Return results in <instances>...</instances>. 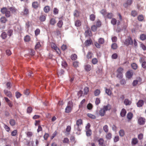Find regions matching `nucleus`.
I'll return each instance as SVG.
<instances>
[{"mask_svg": "<svg viewBox=\"0 0 146 146\" xmlns=\"http://www.w3.org/2000/svg\"><path fill=\"white\" fill-rule=\"evenodd\" d=\"M133 42L131 38L129 37L125 39L124 42V44L126 45H132L133 44Z\"/></svg>", "mask_w": 146, "mask_h": 146, "instance_id": "1", "label": "nucleus"}, {"mask_svg": "<svg viewBox=\"0 0 146 146\" xmlns=\"http://www.w3.org/2000/svg\"><path fill=\"white\" fill-rule=\"evenodd\" d=\"M145 122V119L143 117L139 118L138 120L139 123L141 125H143Z\"/></svg>", "mask_w": 146, "mask_h": 146, "instance_id": "2", "label": "nucleus"}, {"mask_svg": "<svg viewBox=\"0 0 146 146\" xmlns=\"http://www.w3.org/2000/svg\"><path fill=\"white\" fill-rule=\"evenodd\" d=\"M3 92L5 94L9 97L10 98L12 97V94L10 91H8L7 90H4Z\"/></svg>", "mask_w": 146, "mask_h": 146, "instance_id": "3", "label": "nucleus"}, {"mask_svg": "<svg viewBox=\"0 0 146 146\" xmlns=\"http://www.w3.org/2000/svg\"><path fill=\"white\" fill-rule=\"evenodd\" d=\"M51 46L52 48L54 49L58 54L59 53V52L58 51V50L59 51V49L57 47L56 45L52 43L51 44Z\"/></svg>", "mask_w": 146, "mask_h": 146, "instance_id": "4", "label": "nucleus"}, {"mask_svg": "<svg viewBox=\"0 0 146 146\" xmlns=\"http://www.w3.org/2000/svg\"><path fill=\"white\" fill-rule=\"evenodd\" d=\"M105 111L110 110L111 109V106L109 104L106 106H104L103 108Z\"/></svg>", "mask_w": 146, "mask_h": 146, "instance_id": "5", "label": "nucleus"}, {"mask_svg": "<svg viewBox=\"0 0 146 146\" xmlns=\"http://www.w3.org/2000/svg\"><path fill=\"white\" fill-rule=\"evenodd\" d=\"M132 2V0H127L126 3L123 4V6L125 7L126 8L128 5H130Z\"/></svg>", "mask_w": 146, "mask_h": 146, "instance_id": "6", "label": "nucleus"}, {"mask_svg": "<svg viewBox=\"0 0 146 146\" xmlns=\"http://www.w3.org/2000/svg\"><path fill=\"white\" fill-rule=\"evenodd\" d=\"M90 128H86V135L87 136H90L92 134V131Z\"/></svg>", "mask_w": 146, "mask_h": 146, "instance_id": "7", "label": "nucleus"}, {"mask_svg": "<svg viewBox=\"0 0 146 146\" xmlns=\"http://www.w3.org/2000/svg\"><path fill=\"white\" fill-rule=\"evenodd\" d=\"M143 104V100H139L138 102L137 103V105L138 107H141Z\"/></svg>", "mask_w": 146, "mask_h": 146, "instance_id": "8", "label": "nucleus"}, {"mask_svg": "<svg viewBox=\"0 0 146 146\" xmlns=\"http://www.w3.org/2000/svg\"><path fill=\"white\" fill-rule=\"evenodd\" d=\"M98 142L99 144L101 146H105V145L104 144V140L103 139H100L99 140Z\"/></svg>", "mask_w": 146, "mask_h": 146, "instance_id": "9", "label": "nucleus"}, {"mask_svg": "<svg viewBox=\"0 0 146 146\" xmlns=\"http://www.w3.org/2000/svg\"><path fill=\"white\" fill-rule=\"evenodd\" d=\"M44 12L46 13L48 12L50 10V7L49 6H46L44 9Z\"/></svg>", "mask_w": 146, "mask_h": 146, "instance_id": "10", "label": "nucleus"}, {"mask_svg": "<svg viewBox=\"0 0 146 146\" xmlns=\"http://www.w3.org/2000/svg\"><path fill=\"white\" fill-rule=\"evenodd\" d=\"M0 20L1 22L2 23H5L7 21V19L5 17H2Z\"/></svg>", "mask_w": 146, "mask_h": 146, "instance_id": "11", "label": "nucleus"}, {"mask_svg": "<svg viewBox=\"0 0 146 146\" xmlns=\"http://www.w3.org/2000/svg\"><path fill=\"white\" fill-rule=\"evenodd\" d=\"M126 111L124 109H123L120 113V115L122 117H124L125 115V114L126 113Z\"/></svg>", "mask_w": 146, "mask_h": 146, "instance_id": "12", "label": "nucleus"}, {"mask_svg": "<svg viewBox=\"0 0 146 146\" xmlns=\"http://www.w3.org/2000/svg\"><path fill=\"white\" fill-rule=\"evenodd\" d=\"M124 104L126 105H129L131 104V102L130 101H129L128 99H125L124 100Z\"/></svg>", "mask_w": 146, "mask_h": 146, "instance_id": "13", "label": "nucleus"}, {"mask_svg": "<svg viewBox=\"0 0 146 146\" xmlns=\"http://www.w3.org/2000/svg\"><path fill=\"white\" fill-rule=\"evenodd\" d=\"M38 6V4L37 2L35 1L33 3H32V6L35 9H36Z\"/></svg>", "mask_w": 146, "mask_h": 146, "instance_id": "14", "label": "nucleus"}, {"mask_svg": "<svg viewBox=\"0 0 146 146\" xmlns=\"http://www.w3.org/2000/svg\"><path fill=\"white\" fill-rule=\"evenodd\" d=\"M92 41L91 40H87L85 42V45L86 46H88L91 44Z\"/></svg>", "mask_w": 146, "mask_h": 146, "instance_id": "15", "label": "nucleus"}, {"mask_svg": "<svg viewBox=\"0 0 146 146\" xmlns=\"http://www.w3.org/2000/svg\"><path fill=\"white\" fill-rule=\"evenodd\" d=\"M105 111L102 108L101 109L100 111L99 114L101 116H102L104 115Z\"/></svg>", "mask_w": 146, "mask_h": 146, "instance_id": "16", "label": "nucleus"}, {"mask_svg": "<svg viewBox=\"0 0 146 146\" xmlns=\"http://www.w3.org/2000/svg\"><path fill=\"white\" fill-rule=\"evenodd\" d=\"M85 69L87 71H90L91 69V66L89 65H87L85 66Z\"/></svg>", "mask_w": 146, "mask_h": 146, "instance_id": "17", "label": "nucleus"}, {"mask_svg": "<svg viewBox=\"0 0 146 146\" xmlns=\"http://www.w3.org/2000/svg\"><path fill=\"white\" fill-rule=\"evenodd\" d=\"M71 107H68L67 106L65 109V112L66 113H69L70 112L71 110Z\"/></svg>", "mask_w": 146, "mask_h": 146, "instance_id": "18", "label": "nucleus"}, {"mask_svg": "<svg viewBox=\"0 0 146 146\" xmlns=\"http://www.w3.org/2000/svg\"><path fill=\"white\" fill-rule=\"evenodd\" d=\"M123 68L119 67L117 70V73H122L123 72Z\"/></svg>", "mask_w": 146, "mask_h": 146, "instance_id": "19", "label": "nucleus"}, {"mask_svg": "<svg viewBox=\"0 0 146 146\" xmlns=\"http://www.w3.org/2000/svg\"><path fill=\"white\" fill-rule=\"evenodd\" d=\"M7 9L5 7H3L1 9V12L3 14H5Z\"/></svg>", "mask_w": 146, "mask_h": 146, "instance_id": "20", "label": "nucleus"}, {"mask_svg": "<svg viewBox=\"0 0 146 146\" xmlns=\"http://www.w3.org/2000/svg\"><path fill=\"white\" fill-rule=\"evenodd\" d=\"M75 25L77 27H79L81 25V23L79 20H77L75 22Z\"/></svg>", "mask_w": 146, "mask_h": 146, "instance_id": "21", "label": "nucleus"}, {"mask_svg": "<svg viewBox=\"0 0 146 146\" xmlns=\"http://www.w3.org/2000/svg\"><path fill=\"white\" fill-rule=\"evenodd\" d=\"M106 92L108 95L110 96L111 95V92L110 89H106Z\"/></svg>", "mask_w": 146, "mask_h": 146, "instance_id": "22", "label": "nucleus"}, {"mask_svg": "<svg viewBox=\"0 0 146 146\" xmlns=\"http://www.w3.org/2000/svg\"><path fill=\"white\" fill-rule=\"evenodd\" d=\"M56 23L55 20L53 18L51 19L50 21V23L52 25H54Z\"/></svg>", "mask_w": 146, "mask_h": 146, "instance_id": "23", "label": "nucleus"}, {"mask_svg": "<svg viewBox=\"0 0 146 146\" xmlns=\"http://www.w3.org/2000/svg\"><path fill=\"white\" fill-rule=\"evenodd\" d=\"M132 113L131 112H129L127 114V117L129 119H130L132 118Z\"/></svg>", "mask_w": 146, "mask_h": 146, "instance_id": "24", "label": "nucleus"}, {"mask_svg": "<svg viewBox=\"0 0 146 146\" xmlns=\"http://www.w3.org/2000/svg\"><path fill=\"white\" fill-rule=\"evenodd\" d=\"M117 77L119 79H121L123 77V74L122 73H117Z\"/></svg>", "mask_w": 146, "mask_h": 146, "instance_id": "25", "label": "nucleus"}, {"mask_svg": "<svg viewBox=\"0 0 146 146\" xmlns=\"http://www.w3.org/2000/svg\"><path fill=\"white\" fill-rule=\"evenodd\" d=\"M7 35L6 33H3L1 35V36L3 39H5L7 37Z\"/></svg>", "mask_w": 146, "mask_h": 146, "instance_id": "26", "label": "nucleus"}, {"mask_svg": "<svg viewBox=\"0 0 146 146\" xmlns=\"http://www.w3.org/2000/svg\"><path fill=\"white\" fill-rule=\"evenodd\" d=\"M62 24L63 22L62 20L59 21L57 23L58 26L59 28H61L62 27Z\"/></svg>", "mask_w": 146, "mask_h": 146, "instance_id": "27", "label": "nucleus"}, {"mask_svg": "<svg viewBox=\"0 0 146 146\" xmlns=\"http://www.w3.org/2000/svg\"><path fill=\"white\" fill-rule=\"evenodd\" d=\"M84 94H86L89 91V88H88L86 87L84 88Z\"/></svg>", "mask_w": 146, "mask_h": 146, "instance_id": "28", "label": "nucleus"}, {"mask_svg": "<svg viewBox=\"0 0 146 146\" xmlns=\"http://www.w3.org/2000/svg\"><path fill=\"white\" fill-rule=\"evenodd\" d=\"M77 58V56L75 54L72 55L71 56V58L72 60H75Z\"/></svg>", "mask_w": 146, "mask_h": 146, "instance_id": "29", "label": "nucleus"}, {"mask_svg": "<svg viewBox=\"0 0 146 146\" xmlns=\"http://www.w3.org/2000/svg\"><path fill=\"white\" fill-rule=\"evenodd\" d=\"M100 93V91L99 90L97 89L94 92V95L96 96H98Z\"/></svg>", "mask_w": 146, "mask_h": 146, "instance_id": "30", "label": "nucleus"}, {"mask_svg": "<svg viewBox=\"0 0 146 146\" xmlns=\"http://www.w3.org/2000/svg\"><path fill=\"white\" fill-rule=\"evenodd\" d=\"M131 66L132 68L134 70H136L137 67V65L135 63H133L132 64H131Z\"/></svg>", "mask_w": 146, "mask_h": 146, "instance_id": "31", "label": "nucleus"}, {"mask_svg": "<svg viewBox=\"0 0 146 146\" xmlns=\"http://www.w3.org/2000/svg\"><path fill=\"white\" fill-rule=\"evenodd\" d=\"M5 15L6 17H10L11 16V13L10 11L7 10L5 13Z\"/></svg>", "mask_w": 146, "mask_h": 146, "instance_id": "32", "label": "nucleus"}, {"mask_svg": "<svg viewBox=\"0 0 146 146\" xmlns=\"http://www.w3.org/2000/svg\"><path fill=\"white\" fill-rule=\"evenodd\" d=\"M112 135L110 133H108L106 135V137L108 139H110L111 138Z\"/></svg>", "mask_w": 146, "mask_h": 146, "instance_id": "33", "label": "nucleus"}, {"mask_svg": "<svg viewBox=\"0 0 146 146\" xmlns=\"http://www.w3.org/2000/svg\"><path fill=\"white\" fill-rule=\"evenodd\" d=\"M40 19L41 21H44L45 20L46 17L44 15H42L40 17Z\"/></svg>", "mask_w": 146, "mask_h": 146, "instance_id": "34", "label": "nucleus"}, {"mask_svg": "<svg viewBox=\"0 0 146 146\" xmlns=\"http://www.w3.org/2000/svg\"><path fill=\"white\" fill-rule=\"evenodd\" d=\"M74 16L76 17H78L79 15V12L77 10H75L74 13Z\"/></svg>", "mask_w": 146, "mask_h": 146, "instance_id": "35", "label": "nucleus"}, {"mask_svg": "<svg viewBox=\"0 0 146 146\" xmlns=\"http://www.w3.org/2000/svg\"><path fill=\"white\" fill-rule=\"evenodd\" d=\"M138 142L137 139L136 138H134L133 139L132 141V143L134 145L137 144Z\"/></svg>", "mask_w": 146, "mask_h": 146, "instance_id": "36", "label": "nucleus"}, {"mask_svg": "<svg viewBox=\"0 0 146 146\" xmlns=\"http://www.w3.org/2000/svg\"><path fill=\"white\" fill-rule=\"evenodd\" d=\"M15 95L16 98H18L21 96V94L19 92H17L15 93Z\"/></svg>", "mask_w": 146, "mask_h": 146, "instance_id": "37", "label": "nucleus"}, {"mask_svg": "<svg viewBox=\"0 0 146 146\" xmlns=\"http://www.w3.org/2000/svg\"><path fill=\"white\" fill-rule=\"evenodd\" d=\"M111 47L113 49H116L117 47V44L115 43H114L112 44L111 46Z\"/></svg>", "mask_w": 146, "mask_h": 146, "instance_id": "38", "label": "nucleus"}, {"mask_svg": "<svg viewBox=\"0 0 146 146\" xmlns=\"http://www.w3.org/2000/svg\"><path fill=\"white\" fill-rule=\"evenodd\" d=\"M30 40V36H29L27 35L24 38V40L25 42H28Z\"/></svg>", "mask_w": 146, "mask_h": 146, "instance_id": "39", "label": "nucleus"}, {"mask_svg": "<svg viewBox=\"0 0 146 146\" xmlns=\"http://www.w3.org/2000/svg\"><path fill=\"white\" fill-rule=\"evenodd\" d=\"M95 16L93 14H92L90 16V19L92 21H94L95 20Z\"/></svg>", "mask_w": 146, "mask_h": 146, "instance_id": "40", "label": "nucleus"}, {"mask_svg": "<svg viewBox=\"0 0 146 146\" xmlns=\"http://www.w3.org/2000/svg\"><path fill=\"white\" fill-rule=\"evenodd\" d=\"M26 133L27 134V136L28 137H31L33 135V133L29 131L26 132Z\"/></svg>", "mask_w": 146, "mask_h": 146, "instance_id": "41", "label": "nucleus"}, {"mask_svg": "<svg viewBox=\"0 0 146 146\" xmlns=\"http://www.w3.org/2000/svg\"><path fill=\"white\" fill-rule=\"evenodd\" d=\"M87 115L88 117L93 119H95L96 118V117L94 115L88 113Z\"/></svg>", "mask_w": 146, "mask_h": 146, "instance_id": "42", "label": "nucleus"}, {"mask_svg": "<svg viewBox=\"0 0 146 146\" xmlns=\"http://www.w3.org/2000/svg\"><path fill=\"white\" fill-rule=\"evenodd\" d=\"M143 19V17L142 15H139L138 17V19L140 21H141Z\"/></svg>", "mask_w": 146, "mask_h": 146, "instance_id": "43", "label": "nucleus"}, {"mask_svg": "<svg viewBox=\"0 0 146 146\" xmlns=\"http://www.w3.org/2000/svg\"><path fill=\"white\" fill-rule=\"evenodd\" d=\"M140 38L142 40H144L146 39V36L144 34L141 35L140 36Z\"/></svg>", "mask_w": 146, "mask_h": 146, "instance_id": "44", "label": "nucleus"}, {"mask_svg": "<svg viewBox=\"0 0 146 146\" xmlns=\"http://www.w3.org/2000/svg\"><path fill=\"white\" fill-rule=\"evenodd\" d=\"M9 9L12 13L15 12V9L14 7H11L9 8Z\"/></svg>", "mask_w": 146, "mask_h": 146, "instance_id": "45", "label": "nucleus"}, {"mask_svg": "<svg viewBox=\"0 0 146 146\" xmlns=\"http://www.w3.org/2000/svg\"><path fill=\"white\" fill-rule=\"evenodd\" d=\"M40 122L39 121H36V123H35V125L36 127L37 126H38V128H42L40 126V125H39V123Z\"/></svg>", "mask_w": 146, "mask_h": 146, "instance_id": "46", "label": "nucleus"}, {"mask_svg": "<svg viewBox=\"0 0 146 146\" xmlns=\"http://www.w3.org/2000/svg\"><path fill=\"white\" fill-rule=\"evenodd\" d=\"M97 27L95 25H93L91 27L92 30L93 31H95L97 29Z\"/></svg>", "mask_w": 146, "mask_h": 146, "instance_id": "47", "label": "nucleus"}, {"mask_svg": "<svg viewBox=\"0 0 146 146\" xmlns=\"http://www.w3.org/2000/svg\"><path fill=\"white\" fill-rule=\"evenodd\" d=\"M82 123V121L81 119H79L78 120L76 121V124L78 126H79V125H81Z\"/></svg>", "mask_w": 146, "mask_h": 146, "instance_id": "48", "label": "nucleus"}, {"mask_svg": "<svg viewBox=\"0 0 146 146\" xmlns=\"http://www.w3.org/2000/svg\"><path fill=\"white\" fill-rule=\"evenodd\" d=\"M117 21L115 19H112L111 22L113 25H115L116 24Z\"/></svg>", "mask_w": 146, "mask_h": 146, "instance_id": "49", "label": "nucleus"}, {"mask_svg": "<svg viewBox=\"0 0 146 146\" xmlns=\"http://www.w3.org/2000/svg\"><path fill=\"white\" fill-rule=\"evenodd\" d=\"M13 32V31L12 30H9L7 32L8 35L9 36H10L12 35Z\"/></svg>", "mask_w": 146, "mask_h": 146, "instance_id": "50", "label": "nucleus"}, {"mask_svg": "<svg viewBox=\"0 0 146 146\" xmlns=\"http://www.w3.org/2000/svg\"><path fill=\"white\" fill-rule=\"evenodd\" d=\"M32 110V108L30 107L28 108L27 109V112L28 113H30Z\"/></svg>", "mask_w": 146, "mask_h": 146, "instance_id": "51", "label": "nucleus"}, {"mask_svg": "<svg viewBox=\"0 0 146 146\" xmlns=\"http://www.w3.org/2000/svg\"><path fill=\"white\" fill-rule=\"evenodd\" d=\"M127 76L128 78H130L131 77L132 75L130 71H127Z\"/></svg>", "mask_w": 146, "mask_h": 146, "instance_id": "52", "label": "nucleus"}, {"mask_svg": "<svg viewBox=\"0 0 146 146\" xmlns=\"http://www.w3.org/2000/svg\"><path fill=\"white\" fill-rule=\"evenodd\" d=\"M124 134V131L123 130H121L119 131V134L120 136L122 137Z\"/></svg>", "mask_w": 146, "mask_h": 146, "instance_id": "53", "label": "nucleus"}, {"mask_svg": "<svg viewBox=\"0 0 146 146\" xmlns=\"http://www.w3.org/2000/svg\"><path fill=\"white\" fill-rule=\"evenodd\" d=\"M92 62L93 64H95L98 62L97 59L96 58H93L92 60Z\"/></svg>", "mask_w": 146, "mask_h": 146, "instance_id": "54", "label": "nucleus"}, {"mask_svg": "<svg viewBox=\"0 0 146 146\" xmlns=\"http://www.w3.org/2000/svg\"><path fill=\"white\" fill-rule=\"evenodd\" d=\"M99 42L100 44H103L104 42V39L102 38H100L99 40Z\"/></svg>", "mask_w": 146, "mask_h": 146, "instance_id": "55", "label": "nucleus"}, {"mask_svg": "<svg viewBox=\"0 0 146 146\" xmlns=\"http://www.w3.org/2000/svg\"><path fill=\"white\" fill-rule=\"evenodd\" d=\"M92 53L90 52H88L87 55L86 56L88 58H92Z\"/></svg>", "mask_w": 146, "mask_h": 146, "instance_id": "56", "label": "nucleus"}, {"mask_svg": "<svg viewBox=\"0 0 146 146\" xmlns=\"http://www.w3.org/2000/svg\"><path fill=\"white\" fill-rule=\"evenodd\" d=\"M119 140V137L118 136H115L114 139V141L115 142H116Z\"/></svg>", "mask_w": 146, "mask_h": 146, "instance_id": "57", "label": "nucleus"}, {"mask_svg": "<svg viewBox=\"0 0 146 146\" xmlns=\"http://www.w3.org/2000/svg\"><path fill=\"white\" fill-rule=\"evenodd\" d=\"M140 47L144 50H146V47L143 44H141L140 45Z\"/></svg>", "mask_w": 146, "mask_h": 146, "instance_id": "58", "label": "nucleus"}, {"mask_svg": "<svg viewBox=\"0 0 146 146\" xmlns=\"http://www.w3.org/2000/svg\"><path fill=\"white\" fill-rule=\"evenodd\" d=\"M87 107L88 109L90 110L92 109V105L91 104L89 103L88 104Z\"/></svg>", "mask_w": 146, "mask_h": 146, "instance_id": "59", "label": "nucleus"}, {"mask_svg": "<svg viewBox=\"0 0 146 146\" xmlns=\"http://www.w3.org/2000/svg\"><path fill=\"white\" fill-rule=\"evenodd\" d=\"M40 32V30L39 29H36L35 31V33L36 35H38Z\"/></svg>", "mask_w": 146, "mask_h": 146, "instance_id": "60", "label": "nucleus"}, {"mask_svg": "<svg viewBox=\"0 0 146 146\" xmlns=\"http://www.w3.org/2000/svg\"><path fill=\"white\" fill-rule=\"evenodd\" d=\"M61 49L63 50H65L67 48L66 46V45L63 44L61 47Z\"/></svg>", "mask_w": 146, "mask_h": 146, "instance_id": "61", "label": "nucleus"}, {"mask_svg": "<svg viewBox=\"0 0 146 146\" xmlns=\"http://www.w3.org/2000/svg\"><path fill=\"white\" fill-rule=\"evenodd\" d=\"M28 9L27 8H25L24 9V14L25 15H27L29 13Z\"/></svg>", "mask_w": 146, "mask_h": 146, "instance_id": "62", "label": "nucleus"}, {"mask_svg": "<svg viewBox=\"0 0 146 146\" xmlns=\"http://www.w3.org/2000/svg\"><path fill=\"white\" fill-rule=\"evenodd\" d=\"M101 22L100 21L98 20L96 23V26L98 27H100L101 25Z\"/></svg>", "mask_w": 146, "mask_h": 146, "instance_id": "63", "label": "nucleus"}, {"mask_svg": "<svg viewBox=\"0 0 146 146\" xmlns=\"http://www.w3.org/2000/svg\"><path fill=\"white\" fill-rule=\"evenodd\" d=\"M10 123L11 125H14L15 123V120L13 119L11 120L10 121Z\"/></svg>", "mask_w": 146, "mask_h": 146, "instance_id": "64", "label": "nucleus"}]
</instances>
